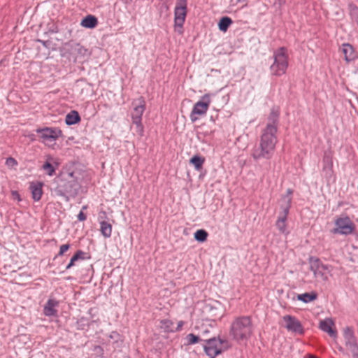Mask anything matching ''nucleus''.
<instances>
[{
    "label": "nucleus",
    "instance_id": "nucleus-1",
    "mask_svg": "<svg viewBox=\"0 0 358 358\" xmlns=\"http://www.w3.org/2000/svg\"><path fill=\"white\" fill-rule=\"evenodd\" d=\"M253 324L249 316L236 317L231 322L230 335L237 342H243L249 339L252 334Z\"/></svg>",
    "mask_w": 358,
    "mask_h": 358
},
{
    "label": "nucleus",
    "instance_id": "nucleus-2",
    "mask_svg": "<svg viewBox=\"0 0 358 358\" xmlns=\"http://www.w3.org/2000/svg\"><path fill=\"white\" fill-rule=\"evenodd\" d=\"M275 136H261L259 147L254 149L252 156L255 160L261 158L270 159L275 148Z\"/></svg>",
    "mask_w": 358,
    "mask_h": 358
},
{
    "label": "nucleus",
    "instance_id": "nucleus-3",
    "mask_svg": "<svg viewBox=\"0 0 358 358\" xmlns=\"http://www.w3.org/2000/svg\"><path fill=\"white\" fill-rule=\"evenodd\" d=\"M132 109L131 111V117L132 120L131 129L134 132L141 134L143 131V127L142 125V115L145 109V101L144 99L141 96L134 99L132 103Z\"/></svg>",
    "mask_w": 358,
    "mask_h": 358
},
{
    "label": "nucleus",
    "instance_id": "nucleus-4",
    "mask_svg": "<svg viewBox=\"0 0 358 358\" xmlns=\"http://www.w3.org/2000/svg\"><path fill=\"white\" fill-rule=\"evenodd\" d=\"M274 62L270 69L271 73L275 76H282L285 73L288 66V55L285 48H280L273 54Z\"/></svg>",
    "mask_w": 358,
    "mask_h": 358
},
{
    "label": "nucleus",
    "instance_id": "nucleus-5",
    "mask_svg": "<svg viewBox=\"0 0 358 358\" xmlns=\"http://www.w3.org/2000/svg\"><path fill=\"white\" fill-rule=\"evenodd\" d=\"M187 13V0H176L174 9V29L180 34H182V27Z\"/></svg>",
    "mask_w": 358,
    "mask_h": 358
},
{
    "label": "nucleus",
    "instance_id": "nucleus-6",
    "mask_svg": "<svg viewBox=\"0 0 358 358\" xmlns=\"http://www.w3.org/2000/svg\"><path fill=\"white\" fill-rule=\"evenodd\" d=\"M78 184L75 181H68L64 178H59L57 182V186L54 189V193L58 196H62L69 200L67 194L76 195L78 194Z\"/></svg>",
    "mask_w": 358,
    "mask_h": 358
},
{
    "label": "nucleus",
    "instance_id": "nucleus-7",
    "mask_svg": "<svg viewBox=\"0 0 358 358\" xmlns=\"http://www.w3.org/2000/svg\"><path fill=\"white\" fill-rule=\"evenodd\" d=\"M334 223L336 228L332 231L334 234L347 236L353 234L356 229L353 222L345 214H342L336 219Z\"/></svg>",
    "mask_w": 358,
    "mask_h": 358
},
{
    "label": "nucleus",
    "instance_id": "nucleus-8",
    "mask_svg": "<svg viewBox=\"0 0 358 358\" xmlns=\"http://www.w3.org/2000/svg\"><path fill=\"white\" fill-rule=\"evenodd\" d=\"M292 198L289 196H286L282 199V203L281 204L282 212L280 213L275 226L281 234H287V217L291 208Z\"/></svg>",
    "mask_w": 358,
    "mask_h": 358
},
{
    "label": "nucleus",
    "instance_id": "nucleus-9",
    "mask_svg": "<svg viewBox=\"0 0 358 358\" xmlns=\"http://www.w3.org/2000/svg\"><path fill=\"white\" fill-rule=\"evenodd\" d=\"M310 269L313 272L318 281L327 282L329 272L327 265L324 264L320 259L310 257L309 258Z\"/></svg>",
    "mask_w": 358,
    "mask_h": 358
},
{
    "label": "nucleus",
    "instance_id": "nucleus-10",
    "mask_svg": "<svg viewBox=\"0 0 358 358\" xmlns=\"http://www.w3.org/2000/svg\"><path fill=\"white\" fill-rule=\"evenodd\" d=\"M210 94H206L202 96L201 100L194 106L190 115L191 120L194 122L199 116L204 115L210 106Z\"/></svg>",
    "mask_w": 358,
    "mask_h": 358
},
{
    "label": "nucleus",
    "instance_id": "nucleus-11",
    "mask_svg": "<svg viewBox=\"0 0 358 358\" xmlns=\"http://www.w3.org/2000/svg\"><path fill=\"white\" fill-rule=\"evenodd\" d=\"M206 344L203 345L204 350L208 356L215 358L217 355L222 352L221 345L224 341L216 339L215 337L209 339H204Z\"/></svg>",
    "mask_w": 358,
    "mask_h": 358
},
{
    "label": "nucleus",
    "instance_id": "nucleus-12",
    "mask_svg": "<svg viewBox=\"0 0 358 358\" xmlns=\"http://www.w3.org/2000/svg\"><path fill=\"white\" fill-rule=\"evenodd\" d=\"M343 337L346 348L351 352L352 355L358 353V344L353 329L350 327H346L343 329Z\"/></svg>",
    "mask_w": 358,
    "mask_h": 358
},
{
    "label": "nucleus",
    "instance_id": "nucleus-13",
    "mask_svg": "<svg viewBox=\"0 0 358 358\" xmlns=\"http://www.w3.org/2000/svg\"><path fill=\"white\" fill-rule=\"evenodd\" d=\"M282 320L285 322V327L287 331L299 335L303 334V327L301 322L296 317L286 315L282 317Z\"/></svg>",
    "mask_w": 358,
    "mask_h": 358
},
{
    "label": "nucleus",
    "instance_id": "nucleus-14",
    "mask_svg": "<svg viewBox=\"0 0 358 358\" xmlns=\"http://www.w3.org/2000/svg\"><path fill=\"white\" fill-rule=\"evenodd\" d=\"M279 117L278 110H272L268 116L265 134H274L277 132V124Z\"/></svg>",
    "mask_w": 358,
    "mask_h": 358
},
{
    "label": "nucleus",
    "instance_id": "nucleus-15",
    "mask_svg": "<svg viewBox=\"0 0 358 358\" xmlns=\"http://www.w3.org/2000/svg\"><path fill=\"white\" fill-rule=\"evenodd\" d=\"M334 322L331 319L327 318L321 320L320 322V328L323 331L327 333L331 337L335 338L337 335L336 330L333 328Z\"/></svg>",
    "mask_w": 358,
    "mask_h": 358
},
{
    "label": "nucleus",
    "instance_id": "nucleus-16",
    "mask_svg": "<svg viewBox=\"0 0 358 358\" xmlns=\"http://www.w3.org/2000/svg\"><path fill=\"white\" fill-rule=\"evenodd\" d=\"M59 305V302L52 299H50L46 302L43 308V313L45 316H55L57 314V310L55 309V307Z\"/></svg>",
    "mask_w": 358,
    "mask_h": 358
},
{
    "label": "nucleus",
    "instance_id": "nucleus-17",
    "mask_svg": "<svg viewBox=\"0 0 358 358\" xmlns=\"http://www.w3.org/2000/svg\"><path fill=\"white\" fill-rule=\"evenodd\" d=\"M341 51L344 55L345 59L348 62L356 58V54L353 47L349 43H344L342 45Z\"/></svg>",
    "mask_w": 358,
    "mask_h": 358
},
{
    "label": "nucleus",
    "instance_id": "nucleus-18",
    "mask_svg": "<svg viewBox=\"0 0 358 358\" xmlns=\"http://www.w3.org/2000/svg\"><path fill=\"white\" fill-rule=\"evenodd\" d=\"M30 189L32 194V198L34 201H38L41 199L43 191L42 183L41 182H31L30 185Z\"/></svg>",
    "mask_w": 358,
    "mask_h": 358
},
{
    "label": "nucleus",
    "instance_id": "nucleus-19",
    "mask_svg": "<svg viewBox=\"0 0 358 358\" xmlns=\"http://www.w3.org/2000/svg\"><path fill=\"white\" fill-rule=\"evenodd\" d=\"M98 20L94 15H89L83 18L80 22V25L85 28L92 29L96 27Z\"/></svg>",
    "mask_w": 358,
    "mask_h": 358
},
{
    "label": "nucleus",
    "instance_id": "nucleus-20",
    "mask_svg": "<svg viewBox=\"0 0 358 358\" xmlns=\"http://www.w3.org/2000/svg\"><path fill=\"white\" fill-rule=\"evenodd\" d=\"M100 231L105 238H110L112 234V225L106 221L100 222Z\"/></svg>",
    "mask_w": 358,
    "mask_h": 358
},
{
    "label": "nucleus",
    "instance_id": "nucleus-21",
    "mask_svg": "<svg viewBox=\"0 0 358 358\" xmlns=\"http://www.w3.org/2000/svg\"><path fill=\"white\" fill-rule=\"evenodd\" d=\"M317 294L314 292H312L310 293L306 292L304 294L297 295V299L299 301H301L304 303L311 302V301L315 300L317 299Z\"/></svg>",
    "mask_w": 358,
    "mask_h": 358
},
{
    "label": "nucleus",
    "instance_id": "nucleus-22",
    "mask_svg": "<svg viewBox=\"0 0 358 358\" xmlns=\"http://www.w3.org/2000/svg\"><path fill=\"white\" fill-rule=\"evenodd\" d=\"M232 22V20L229 17H222L218 23L219 29L224 32L227 31Z\"/></svg>",
    "mask_w": 358,
    "mask_h": 358
},
{
    "label": "nucleus",
    "instance_id": "nucleus-23",
    "mask_svg": "<svg viewBox=\"0 0 358 358\" xmlns=\"http://www.w3.org/2000/svg\"><path fill=\"white\" fill-rule=\"evenodd\" d=\"M80 118L78 113L73 110L66 116V123L67 124H73L80 121Z\"/></svg>",
    "mask_w": 358,
    "mask_h": 358
},
{
    "label": "nucleus",
    "instance_id": "nucleus-24",
    "mask_svg": "<svg viewBox=\"0 0 358 358\" xmlns=\"http://www.w3.org/2000/svg\"><path fill=\"white\" fill-rule=\"evenodd\" d=\"M204 162V158L199 155L193 156L189 160L190 164H193L194 166V168L198 171H199L202 168Z\"/></svg>",
    "mask_w": 358,
    "mask_h": 358
},
{
    "label": "nucleus",
    "instance_id": "nucleus-25",
    "mask_svg": "<svg viewBox=\"0 0 358 358\" xmlns=\"http://www.w3.org/2000/svg\"><path fill=\"white\" fill-rule=\"evenodd\" d=\"M59 136H40L41 141L45 145L52 148L55 145V141Z\"/></svg>",
    "mask_w": 358,
    "mask_h": 358
},
{
    "label": "nucleus",
    "instance_id": "nucleus-26",
    "mask_svg": "<svg viewBox=\"0 0 358 358\" xmlns=\"http://www.w3.org/2000/svg\"><path fill=\"white\" fill-rule=\"evenodd\" d=\"M208 232L204 229H199L194 233V238L199 242H204L208 237Z\"/></svg>",
    "mask_w": 358,
    "mask_h": 358
},
{
    "label": "nucleus",
    "instance_id": "nucleus-27",
    "mask_svg": "<svg viewBox=\"0 0 358 358\" xmlns=\"http://www.w3.org/2000/svg\"><path fill=\"white\" fill-rule=\"evenodd\" d=\"M324 163V170L331 173L332 172V162L331 159L329 155H325L323 159Z\"/></svg>",
    "mask_w": 358,
    "mask_h": 358
},
{
    "label": "nucleus",
    "instance_id": "nucleus-28",
    "mask_svg": "<svg viewBox=\"0 0 358 358\" xmlns=\"http://www.w3.org/2000/svg\"><path fill=\"white\" fill-rule=\"evenodd\" d=\"M43 169L46 171L48 176H52L55 173V169L53 167V166L49 163L48 162H46L42 166Z\"/></svg>",
    "mask_w": 358,
    "mask_h": 358
},
{
    "label": "nucleus",
    "instance_id": "nucleus-29",
    "mask_svg": "<svg viewBox=\"0 0 358 358\" xmlns=\"http://www.w3.org/2000/svg\"><path fill=\"white\" fill-rule=\"evenodd\" d=\"M187 339L189 344H195L198 343L199 341H202L198 336H196L194 334H188L187 336Z\"/></svg>",
    "mask_w": 358,
    "mask_h": 358
},
{
    "label": "nucleus",
    "instance_id": "nucleus-30",
    "mask_svg": "<svg viewBox=\"0 0 358 358\" xmlns=\"http://www.w3.org/2000/svg\"><path fill=\"white\" fill-rule=\"evenodd\" d=\"M6 164L7 166L13 168L17 165V162L13 157H8L6 160Z\"/></svg>",
    "mask_w": 358,
    "mask_h": 358
},
{
    "label": "nucleus",
    "instance_id": "nucleus-31",
    "mask_svg": "<svg viewBox=\"0 0 358 358\" xmlns=\"http://www.w3.org/2000/svg\"><path fill=\"white\" fill-rule=\"evenodd\" d=\"M70 248L69 244H64L60 246L59 252L58 253L59 256H62L65 252H66Z\"/></svg>",
    "mask_w": 358,
    "mask_h": 358
},
{
    "label": "nucleus",
    "instance_id": "nucleus-32",
    "mask_svg": "<svg viewBox=\"0 0 358 358\" xmlns=\"http://www.w3.org/2000/svg\"><path fill=\"white\" fill-rule=\"evenodd\" d=\"M161 323L164 325V328L166 329V331H172V329H170V326L173 324L171 320H162Z\"/></svg>",
    "mask_w": 358,
    "mask_h": 358
},
{
    "label": "nucleus",
    "instance_id": "nucleus-33",
    "mask_svg": "<svg viewBox=\"0 0 358 358\" xmlns=\"http://www.w3.org/2000/svg\"><path fill=\"white\" fill-rule=\"evenodd\" d=\"M86 218V215L81 210L78 215V220L79 221H85Z\"/></svg>",
    "mask_w": 358,
    "mask_h": 358
},
{
    "label": "nucleus",
    "instance_id": "nucleus-34",
    "mask_svg": "<svg viewBox=\"0 0 358 358\" xmlns=\"http://www.w3.org/2000/svg\"><path fill=\"white\" fill-rule=\"evenodd\" d=\"M85 252H83L82 250H78L75 255H78V259H84V255H85Z\"/></svg>",
    "mask_w": 358,
    "mask_h": 358
},
{
    "label": "nucleus",
    "instance_id": "nucleus-35",
    "mask_svg": "<svg viewBox=\"0 0 358 358\" xmlns=\"http://www.w3.org/2000/svg\"><path fill=\"white\" fill-rule=\"evenodd\" d=\"M78 255H74L71 257V259L70 262L74 264L75 262H76V261H78Z\"/></svg>",
    "mask_w": 358,
    "mask_h": 358
},
{
    "label": "nucleus",
    "instance_id": "nucleus-36",
    "mask_svg": "<svg viewBox=\"0 0 358 358\" xmlns=\"http://www.w3.org/2000/svg\"><path fill=\"white\" fill-rule=\"evenodd\" d=\"M120 335L118 333H117L116 331H113L111 333V334L110 335V338H112V339H114V338H116L117 337H118Z\"/></svg>",
    "mask_w": 358,
    "mask_h": 358
},
{
    "label": "nucleus",
    "instance_id": "nucleus-37",
    "mask_svg": "<svg viewBox=\"0 0 358 358\" xmlns=\"http://www.w3.org/2000/svg\"><path fill=\"white\" fill-rule=\"evenodd\" d=\"M183 324H184V322L182 321H180L178 323L176 331H180L182 329V327L183 326Z\"/></svg>",
    "mask_w": 358,
    "mask_h": 358
},
{
    "label": "nucleus",
    "instance_id": "nucleus-38",
    "mask_svg": "<svg viewBox=\"0 0 358 358\" xmlns=\"http://www.w3.org/2000/svg\"><path fill=\"white\" fill-rule=\"evenodd\" d=\"M292 194V191L290 189H287V194H286V195H285V196L282 198V199L285 196H289L292 198V196H291V194Z\"/></svg>",
    "mask_w": 358,
    "mask_h": 358
},
{
    "label": "nucleus",
    "instance_id": "nucleus-39",
    "mask_svg": "<svg viewBox=\"0 0 358 358\" xmlns=\"http://www.w3.org/2000/svg\"><path fill=\"white\" fill-rule=\"evenodd\" d=\"M42 131H50L49 134H56L55 131H53L52 130L50 131V129L48 128L43 129Z\"/></svg>",
    "mask_w": 358,
    "mask_h": 358
},
{
    "label": "nucleus",
    "instance_id": "nucleus-40",
    "mask_svg": "<svg viewBox=\"0 0 358 358\" xmlns=\"http://www.w3.org/2000/svg\"><path fill=\"white\" fill-rule=\"evenodd\" d=\"M74 264L71 263V262L69 263V264L66 266V269H69L71 268Z\"/></svg>",
    "mask_w": 358,
    "mask_h": 358
},
{
    "label": "nucleus",
    "instance_id": "nucleus-41",
    "mask_svg": "<svg viewBox=\"0 0 358 358\" xmlns=\"http://www.w3.org/2000/svg\"><path fill=\"white\" fill-rule=\"evenodd\" d=\"M95 350H96L97 352H103V349L100 347V346H97L95 348Z\"/></svg>",
    "mask_w": 358,
    "mask_h": 358
},
{
    "label": "nucleus",
    "instance_id": "nucleus-42",
    "mask_svg": "<svg viewBox=\"0 0 358 358\" xmlns=\"http://www.w3.org/2000/svg\"><path fill=\"white\" fill-rule=\"evenodd\" d=\"M238 1L240 3H244V6H246L248 0H238Z\"/></svg>",
    "mask_w": 358,
    "mask_h": 358
},
{
    "label": "nucleus",
    "instance_id": "nucleus-43",
    "mask_svg": "<svg viewBox=\"0 0 358 358\" xmlns=\"http://www.w3.org/2000/svg\"><path fill=\"white\" fill-rule=\"evenodd\" d=\"M13 196L15 195V197H17V198L20 197V195L17 192H13Z\"/></svg>",
    "mask_w": 358,
    "mask_h": 358
},
{
    "label": "nucleus",
    "instance_id": "nucleus-44",
    "mask_svg": "<svg viewBox=\"0 0 358 358\" xmlns=\"http://www.w3.org/2000/svg\"><path fill=\"white\" fill-rule=\"evenodd\" d=\"M343 204H344V202H339L338 206H341Z\"/></svg>",
    "mask_w": 358,
    "mask_h": 358
},
{
    "label": "nucleus",
    "instance_id": "nucleus-45",
    "mask_svg": "<svg viewBox=\"0 0 358 358\" xmlns=\"http://www.w3.org/2000/svg\"><path fill=\"white\" fill-rule=\"evenodd\" d=\"M353 358H358V353L352 356Z\"/></svg>",
    "mask_w": 358,
    "mask_h": 358
},
{
    "label": "nucleus",
    "instance_id": "nucleus-46",
    "mask_svg": "<svg viewBox=\"0 0 358 358\" xmlns=\"http://www.w3.org/2000/svg\"><path fill=\"white\" fill-rule=\"evenodd\" d=\"M69 175V176H70V177H71V178H72V177H73V172H71V173H70Z\"/></svg>",
    "mask_w": 358,
    "mask_h": 358
},
{
    "label": "nucleus",
    "instance_id": "nucleus-47",
    "mask_svg": "<svg viewBox=\"0 0 358 358\" xmlns=\"http://www.w3.org/2000/svg\"><path fill=\"white\" fill-rule=\"evenodd\" d=\"M86 208H87V206H83V210H85V209H86Z\"/></svg>",
    "mask_w": 358,
    "mask_h": 358
},
{
    "label": "nucleus",
    "instance_id": "nucleus-48",
    "mask_svg": "<svg viewBox=\"0 0 358 358\" xmlns=\"http://www.w3.org/2000/svg\"><path fill=\"white\" fill-rule=\"evenodd\" d=\"M339 350H340V351H342V350H343L342 348H339Z\"/></svg>",
    "mask_w": 358,
    "mask_h": 358
},
{
    "label": "nucleus",
    "instance_id": "nucleus-49",
    "mask_svg": "<svg viewBox=\"0 0 358 358\" xmlns=\"http://www.w3.org/2000/svg\"><path fill=\"white\" fill-rule=\"evenodd\" d=\"M101 358H103V357H101Z\"/></svg>",
    "mask_w": 358,
    "mask_h": 358
}]
</instances>
